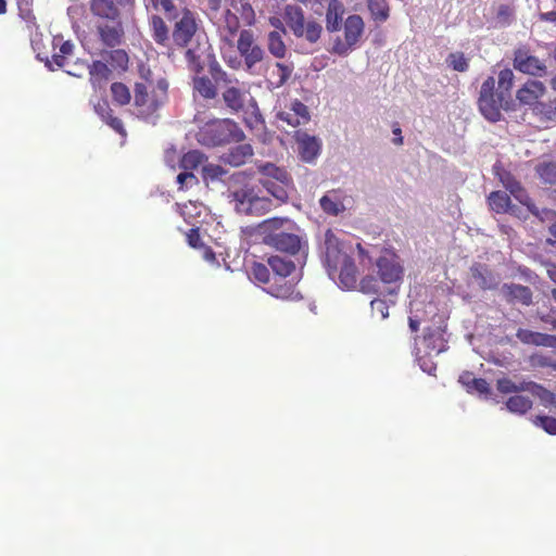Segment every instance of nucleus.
<instances>
[{
	"mask_svg": "<svg viewBox=\"0 0 556 556\" xmlns=\"http://www.w3.org/2000/svg\"><path fill=\"white\" fill-rule=\"evenodd\" d=\"M536 173L545 184L556 182V162H544L536 166Z\"/></svg>",
	"mask_w": 556,
	"mask_h": 556,
	"instance_id": "40",
	"label": "nucleus"
},
{
	"mask_svg": "<svg viewBox=\"0 0 556 556\" xmlns=\"http://www.w3.org/2000/svg\"><path fill=\"white\" fill-rule=\"evenodd\" d=\"M149 31L153 40L160 46H167L169 41V30L164 20L157 15L152 14L149 18Z\"/></svg>",
	"mask_w": 556,
	"mask_h": 556,
	"instance_id": "25",
	"label": "nucleus"
},
{
	"mask_svg": "<svg viewBox=\"0 0 556 556\" xmlns=\"http://www.w3.org/2000/svg\"><path fill=\"white\" fill-rule=\"evenodd\" d=\"M501 180L506 190H508L518 202L525 205L530 213L538 216L542 222H552L555 219V212L551 210L539 211L520 182L514 179L510 175L507 174L503 176Z\"/></svg>",
	"mask_w": 556,
	"mask_h": 556,
	"instance_id": "13",
	"label": "nucleus"
},
{
	"mask_svg": "<svg viewBox=\"0 0 556 556\" xmlns=\"http://www.w3.org/2000/svg\"><path fill=\"white\" fill-rule=\"evenodd\" d=\"M348 204H350V198L339 189L329 190L319 199L323 212L331 216L343 213Z\"/></svg>",
	"mask_w": 556,
	"mask_h": 556,
	"instance_id": "17",
	"label": "nucleus"
},
{
	"mask_svg": "<svg viewBox=\"0 0 556 556\" xmlns=\"http://www.w3.org/2000/svg\"><path fill=\"white\" fill-rule=\"evenodd\" d=\"M511 103L510 97H507L503 91H497L496 94L479 98V109L482 115L490 122H497L501 119V111L508 110Z\"/></svg>",
	"mask_w": 556,
	"mask_h": 556,
	"instance_id": "14",
	"label": "nucleus"
},
{
	"mask_svg": "<svg viewBox=\"0 0 556 556\" xmlns=\"http://www.w3.org/2000/svg\"><path fill=\"white\" fill-rule=\"evenodd\" d=\"M283 18L296 38H302L309 45H316L321 36L323 27L314 20H305L304 11L295 4H287L283 9Z\"/></svg>",
	"mask_w": 556,
	"mask_h": 556,
	"instance_id": "6",
	"label": "nucleus"
},
{
	"mask_svg": "<svg viewBox=\"0 0 556 556\" xmlns=\"http://www.w3.org/2000/svg\"><path fill=\"white\" fill-rule=\"evenodd\" d=\"M111 59L121 68H126L128 63V55L124 50H114L111 52Z\"/></svg>",
	"mask_w": 556,
	"mask_h": 556,
	"instance_id": "58",
	"label": "nucleus"
},
{
	"mask_svg": "<svg viewBox=\"0 0 556 556\" xmlns=\"http://www.w3.org/2000/svg\"><path fill=\"white\" fill-rule=\"evenodd\" d=\"M489 205L496 213H509L519 216V210L511 205L509 197L503 191H494L489 195Z\"/></svg>",
	"mask_w": 556,
	"mask_h": 556,
	"instance_id": "26",
	"label": "nucleus"
},
{
	"mask_svg": "<svg viewBox=\"0 0 556 556\" xmlns=\"http://www.w3.org/2000/svg\"><path fill=\"white\" fill-rule=\"evenodd\" d=\"M146 9L149 11L152 8L155 11L163 12L167 18H177V8L173 0H144Z\"/></svg>",
	"mask_w": 556,
	"mask_h": 556,
	"instance_id": "32",
	"label": "nucleus"
},
{
	"mask_svg": "<svg viewBox=\"0 0 556 556\" xmlns=\"http://www.w3.org/2000/svg\"><path fill=\"white\" fill-rule=\"evenodd\" d=\"M283 35L285 34L278 30H271L267 35V49L269 53L277 59H282L287 54V46L282 38Z\"/></svg>",
	"mask_w": 556,
	"mask_h": 556,
	"instance_id": "31",
	"label": "nucleus"
},
{
	"mask_svg": "<svg viewBox=\"0 0 556 556\" xmlns=\"http://www.w3.org/2000/svg\"><path fill=\"white\" fill-rule=\"evenodd\" d=\"M298 150L302 161L306 163L314 162L320 154L321 141L315 136L306 132H296Z\"/></svg>",
	"mask_w": 556,
	"mask_h": 556,
	"instance_id": "19",
	"label": "nucleus"
},
{
	"mask_svg": "<svg viewBox=\"0 0 556 556\" xmlns=\"http://www.w3.org/2000/svg\"><path fill=\"white\" fill-rule=\"evenodd\" d=\"M420 348L428 356L439 355L444 352L446 350L444 331L439 327L429 329L424 336Z\"/></svg>",
	"mask_w": 556,
	"mask_h": 556,
	"instance_id": "21",
	"label": "nucleus"
},
{
	"mask_svg": "<svg viewBox=\"0 0 556 556\" xmlns=\"http://www.w3.org/2000/svg\"><path fill=\"white\" fill-rule=\"evenodd\" d=\"M516 337L525 344L543 346L544 333L528 329H518Z\"/></svg>",
	"mask_w": 556,
	"mask_h": 556,
	"instance_id": "42",
	"label": "nucleus"
},
{
	"mask_svg": "<svg viewBox=\"0 0 556 556\" xmlns=\"http://www.w3.org/2000/svg\"><path fill=\"white\" fill-rule=\"evenodd\" d=\"M198 28L195 13L189 9H184L174 25L172 33L173 41L179 47L191 45L197 37H201L197 34Z\"/></svg>",
	"mask_w": 556,
	"mask_h": 556,
	"instance_id": "11",
	"label": "nucleus"
},
{
	"mask_svg": "<svg viewBox=\"0 0 556 556\" xmlns=\"http://www.w3.org/2000/svg\"><path fill=\"white\" fill-rule=\"evenodd\" d=\"M321 253L329 277L333 279L338 275L342 288L353 289L357 282L353 245L329 229L324 235Z\"/></svg>",
	"mask_w": 556,
	"mask_h": 556,
	"instance_id": "1",
	"label": "nucleus"
},
{
	"mask_svg": "<svg viewBox=\"0 0 556 556\" xmlns=\"http://www.w3.org/2000/svg\"><path fill=\"white\" fill-rule=\"evenodd\" d=\"M229 202L239 214L244 215H263L273 208V202L264 195H260L253 187L244 186L243 188L229 191Z\"/></svg>",
	"mask_w": 556,
	"mask_h": 556,
	"instance_id": "7",
	"label": "nucleus"
},
{
	"mask_svg": "<svg viewBox=\"0 0 556 556\" xmlns=\"http://www.w3.org/2000/svg\"><path fill=\"white\" fill-rule=\"evenodd\" d=\"M21 18L27 23L35 21L33 13V0H16Z\"/></svg>",
	"mask_w": 556,
	"mask_h": 556,
	"instance_id": "50",
	"label": "nucleus"
},
{
	"mask_svg": "<svg viewBox=\"0 0 556 556\" xmlns=\"http://www.w3.org/2000/svg\"><path fill=\"white\" fill-rule=\"evenodd\" d=\"M502 293L508 302L520 303L522 305H529L532 301V292L528 287L505 283L502 287Z\"/></svg>",
	"mask_w": 556,
	"mask_h": 556,
	"instance_id": "23",
	"label": "nucleus"
},
{
	"mask_svg": "<svg viewBox=\"0 0 556 556\" xmlns=\"http://www.w3.org/2000/svg\"><path fill=\"white\" fill-rule=\"evenodd\" d=\"M96 112L101 116V118L104 121L111 115V110L109 108V104L106 101L98 102L94 105Z\"/></svg>",
	"mask_w": 556,
	"mask_h": 556,
	"instance_id": "62",
	"label": "nucleus"
},
{
	"mask_svg": "<svg viewBox=\"0 0 556 556\" xmlns=\"http://www.w3.org/2000/svg\"><path fill=\"white\" fill-rule=\"evenodd\" d=\"M514 73L510 68H504L498 73V91H503L510 97V89L514 85Z\"/></svg>",
	"mask_w": 556,
	"mask_h": 556,
	"instance_id": "45",
	"label": "nucleus"
},
{
	"mask_svg": "<svg viewBox=\"0 0 556 556\" xmlns=\"http://www.w3.org/2000/svg\"><path fill=\"white\" fill-rule=\"evenodd\" d=\"M514 66L516 70L532 76H542L546 70L545 64L541 60L522 50H518L515 53Z\"/></svg>",
	"mask_w": 556,
	"mask_h": 556,
	"instance_id": "20",
	"label": "nucleus"
},
{
	"mask_svg": "<svg viewBox=\"0 0 556 556\" xmlns=\"http://www.w3.org/2000/svg\"><path fill=\"white\" fill-rule=\"evenodd\" d=\"M213 76L217 83L224 81L231 84V79L228 78L226 72H224L218 65L212 67ZM223 100L226 106L232 112H239L244 109V105L249 102L253 108V112L257 111L256 102L250 97L249 92L235 86H228L223 92Z\"/></svg>",
	"mask_w": 556,
	"mask_h": 556,
	"instance_id": "10",
	"label": "nucleus"
},
{
	"mask_svg": "<svg viewBox=\"0 0 556 556\" xmlns=\"http://www.w3.org/2000/svg\"><path fill=\"white\" fill-rule=\"evenodd\" d=\"M210 46L205 38L197 37L193 42L187 46L186 59L189 67L199 73L203 70L205 59L210 56Z\"/></svg>",
	"mask_w": 556,
	"mask_h": 556,
	"instance_id": "16",
	"label": "nucleus"
},
{
	"mask_svg": "<svg viewBox=\"0 0 556 556\" xmlns=\"http://www.w3.org/2000/svg\"><path fill=\"white\" fill-rule=\"evenodd\" d=\"M361 290L364 293H381L378 280L370 276L361 280Z\"/></svg>",
	"mask_w": 556,
	"mask_h": 556,
	"instance_id": "55",
	"label": "nucleus"
},
{
	"mask_svg": "<svg viewBox=\"0 0 556 556\" xmlns=\"http://www.w3.org/2000/svg\"><path fill=\"white\" fill-rule=\"evenodd\" d=\"M364 21L359 15H350L344 23V39L353 46L359 41L364 33Z\"/></svg>",
	"mask_w": 556,
	"mask_h": 556,
	"instance_id": "27",
	"label": "nucleus"
},
{
	"mask_svg": "<svg viewBox=\"0 0 556 556\" xmlns=\"http://www.w3.org/2000/svg\"><path fill=\"white\" fill-rule=\"evenodd\" d=\"M447 62L453 70L457 72H465L468 68L467 59L463 53H452L450 54Z\"/></svg>",
	"mask_w": 556,
	"mask_h": 556,
	"instance_id": "53",
	"label": "nucleus"
},
{
	"mask_svg": "<svg viewBox=\"0 0 556 556\" xmlns=\"http://www.w3.org/2000/svg\"><path fill=\"white\" fill-rule=\"evenodd\" d=\"M276 118L288 126L296 127L309 121V113L307 106L295 99L290 102L288 108L277 112Z\"/></svg>",
	"mask_w": 556,
	"mask_h": 556,
	"instance_id": "15",
	"label": "nucleus"
},
{
	"mask_svg": "<svg viewBox=\"0 0 556 556\" xmlns=\"http://www.w3.org/2000/svg\"><path fill=\"white\" fill-rule=\"evenodd\" d=\"M417 359L422 371L433 375L435 371L437 365L430 359L432 356H428L425 352H422L421 348H417Z\"/></svg>",
	"mask_w": 556,
	"mask_h": 556,
	"instance_id": "51",
	"label": "nucleus"
},
{
	"mask_svg": "<svg viewBox=\"0 0 556 556\" xmlns=\"http://www.w3.org/2000/svg\"><path fill=\"white\" fill-rule=\"evenodd\" d=\"M74 45L71 41H64L60 47V52L52 55V62L58 67H63L65 65L66 55H71L73 53Z\"/></svg>",
	"mask_w": 556,
	"mask_h": 556,
	"instance_id": "48",
	"label": "nucleus"
},
{
	"mask_svg": "<svg viewBox=\"0 0 556 556\" xmlns=\"http://www.w3.org/2000/svg\"><path fill=\"white\" fill-rule=\"evenodd\" d=\"M527 392L538 396L544 404H552L555 402L554 393L533 381H528Z\"/></svg>",
	"mask_w": 556,
	"mask_h": 556,
	"instance_id": "41",
	"label": "nucleus"
},
{
	"mask_svg": "<svg viewBox=\"0 0 556 556\" xmlns=\"http://www.w3.org/2000/svg\"><path fill=\"white\" fill-rule=\"evenodd\" d=\"M258 170L263 175L260 184L267 190L279 203H285L289 199V192L293 189L292 178L285 168L278 167L273 163L258 165Z\"/></svg>",
	"mask_w": 556,
	"mask_h": 556,
	"instance_id": "5",
	"label": "nucleus"
},
{
	"mask_svg": "<svg viewBox=\"0 0 556 556\" xmlns=\"http://www.w3.org/2000/svg\"><path fill=\"white\" fill-rule=\"evenodd\" d=\"M253 155V149L250 144H240L230 149L222 159L231 166H241L249 157Z\"/></svg>",
	"mask_w": 556,
	"mask_h": 556,
	"instance_id": "28",
	"label": "nucleus"
},
{
	"mask_svg": "<svg viewBox=\"0 0 556 556\" xmlns=\"http://www.w3.org/2000/svg\"><path fill=\"white\" fill-rule=\"evenodd\" d=\"M141 78L144 79V83L148 86V89H153L156 85V80L152 79V73L150 70L141 68L140 71Z\"/></svg>",
	"mask_w": 556,
	"mask_h": 556,
	"instance_id": "64",
	"label": "nucleus"
},
{
	"mask_svg": "<svg viewBox=\"0 0 556 556\" xmlns=\"http://www.w3.org/2000/svg\"><path fill=\"white\" fill-rule=\"evenodd\" d=\"M471 391H477L480 394L488 393L489 391V383L481 378L471 379Z\"/></svg>",
	"mask_w": 556,
	"mask_h": 556,
	"instance_id": "60",
	"label": "nucleus"
},
{
	"mask_svg": "<svg viewBox=\"0 0 556 556\" xmlns=\"http://www.w3.org/2000/svg\"><path fill=\"white\" fill-rule=\"evenodd\" d=\"M113 99L121 105L127 104L130 101L129 89L122 83H114L111 86Z\"/></svg>",
	"mask_w": 556,
	"mask_h": 556,
	"instance_id": "44",
	"label": "nucleus"
},
{
	"mask_svg": "<svg viewBox=\"0 0 556 556\" xmlns=\"http://www.w3.org/2000/svg\"><path fill=\"white\" fill-rule=\"evenodd\" d=\"M470 271L473 280L481 289H493L498 283L497 277L483 265H473Z\"/></svg>",
	"mask_w": 556,
	"mask_h": 556,
	"instance_id": "29",
	"label": "nucleus"
},
{
	"mask_svg": "<svg viewBox=\"0 0 556 556\" xmlns=\"http://www.w3.org/2000/svg\"><path fill=\"white\" fill-rule=\"evenodd\" d=\"M355 46L350 45L345 39L338 38L332 47V52L339 55H346Z\"/></svg>",
	"mask_w": 556,
	"mask_h": 556,
	"instance_id": "57",
	"label": "nucleus"
},
{
	"mask_svg": "<svg viewBox=\"0 0 556 556\" xmlns=\"http://www.w3.org/2000/svg\"><path fill=\"white\" fill-rule=\"evenodd\" d=\"M237 49L243 59L245 70L253 74L255 66L264 58V50L255 42L254 34L250 29H242L237 40Z\"/></svg>",
	"mask_w": 556,
	"mask_h": 556,
	"instance_id": "12",
	"label": "nucleus"
},
{
	"mask_svg": "<svg viewBox=\"0 0 556 556\" xmlns=\"http://www.w3.org/2000/svg\"><path fill=\"white\" fill-rule=\"evenodd\" d=\"M326 28L329 33L338 31L344 14V5L339 0H327Z\"/></svg>",
	"mask_w": 556,
	"mask_h": 556,
	"instance_id": "24",
	"label": "nucleus"
},
{
	"mask_svg": "<svg viewBox=\"0 0 556 556\" xmlns=\"http://www.w3.org/2000/svg\"><path fill=\"white\" fill-rule=\"evenodd\" d=\"M497 390L502 393H517L527 391L528 381L515 382L509 378H501L496 382Z\"/></svg>",
	"mask_w": 556,
	"mask_h": 556,
	"instance_id": "38",
	"label": "nucleus"
},
{
	"mask_svg": "<svg viewBox=\"0 0 556 556\" xmlns=\"http://www.w3.org/2000/svg\"><path fill=\"white\" fill-rule=\"evenodd\" d=\"M90 74V81L96 87L101 81L106 80L110 75L108 65L101 61H94L88 66Z\"/></svg>",
	"mask_w": 556,
	"mask_h": 556,
	"instance_id": "35",
	"label": "nucleus"
},
{
	"mask_svg": "<svg viewBox=\"0 0 556 556\" xmlns=\"http://www.w3.org/2000/svg\"><path fill=\"white\" fill-rule=\"evenodd\" d=\"M193 89L205 99H213L216 97V88L207 77H194Z\"/></svg>",
	"mask_w": 556,
	"mask_h": 556,
	"instance_id": "34",
	"label": "nucleus"
},
{
	"mask_svg": "<svg viewBox=\"0 0 556 556\" xmlns=\"http://www.w3.org/2000/svg\"><path fill=\"white\" fill-rule=\"evenodd\" d=\"M204 161V154L198 150L187 152L180 161V167L187 172H192Z\"/></svg>",
	"mask_w": 556,
	"mask_h": 556,
	"instance_id": "36",
	"label": "nucleus"
},
{
	"mask_svg": "<svg viewBox=\"0 0 556 556\" xmlns=\"http://www.w3.org/2000/svg\"><path fill=\"white\" fill-rule=\"evenodd\" d=\"M257 233L264 244L295 255L302 250L300 229L290 218L274 217L257 225Z\"/></svg>",
	"mask_w": 556,
	"mask_h": 556,
	"instance_id": "2",
	"label": "nucleus"
},
{
	"mask_svg": "<svg viewBox=\"0 0 556 556\" xmlns=\"http://www.w3.org/2000/svg\"><path fill=\"white\" fill-rule=\"evenodd\" d=\"M267 263L276 276L275 282L268 289V293L278 299L299 300L301 296L295 292L294 283L290 281L285 285L278 283V279L287 278L295 271V263L288 257L279 255L268 257Z\"/></svg>",
	"mask_w": 556,
	"mask_h": 556,
	"instance_id": "8",
	"label": "nucleus"
},
{
	"mask_svg": "<svg viewBox=\"0 0 556 556\" xmlns=\"http://www.w3.org/2000/svg\"><path fill=\"white\" fill-rule=\"evenodd\" d=\"M91 11L94 15L110 21L117 20L119 15L113 0H92Z\"/></svg>",
	"mask_w": 556,
	"mask_h": 556,
	"instance_id": "30",
	"label": "nucleus"
},
{
	"mask_svg": "<svg viewBox=\"0 0 556 556\" xmlns=\"http://www.w3.org/2000/svg\"><path fill=\"white\" fill-rule=\"evenodd\" d=\"M533 424L536 427H541L544 429L545 432L548 434L555 435L556 434V418L548 417V416H536L533 419Z\"/></svg>",
	"mask_w": 556,
	"mask_h": 556,
	"instance_id": "49",
	"label": "nucleus"
},
{
	"mask_svg": "<svg viewBox=\"0 0 556 556\" xmlns=\"http://www.w3.org/2000/svg\"><path fill=\"white\" fill-rule=\"evenodd\" d=\"M368 9L378 22H384L389 17V8L386 0H368Z\"/></svg>",
	"mask_w": 556,
	"mask_h": 556,
	"instance_id": "39",
	"label": "nucleus"
},
{
	"mask_svg": "<svg viewBox=\"0 0 556 556\" xmlns=\"http://www.w3.org/2000/svg\"><path fill=\"white\" fill-rule=\"evenodd\" d=\"M494 87H495V79H494V77H492V76L488 77L483 81V84L481 86L480 97L479 98H484L486 96L495 94L494 93Z\"/></svg>",
	"mask_w": 556,
	"mask_h": 556,
	"instance_id": "59",
	"label": "nucleus"
},
{
	"mask_svg": "<svg viewBox=\"0 0 556 556\" xmlns=\"http://www.w3.org/2000/svg\"><path fill=\"white\" fill-rule=\"evenodd\" d=\"M253 277L263 283H267L270 280V273L266 265L256 263L252 267Z\"/></svg>",
	"mask_w": 556,
	"mask_h": 556,
	"instance_id": "54",
	"label": "nucleus"
},
{
	"mask_svg": "<svg viewBox=\"0 0 556 556\" xmlns=\"http://www.w3.org/2000/svg\"><path fill=\"white\" fill-rule=\"evenodd\" d=\"M293 70L294 67L292 64L277 62L271 71V75L276 78V87L285 85L291 77Z\"/></svg>",
	"mask_w": 556,
	"mask_h": 556,
	"instance_id": "37",
	"label": "nucleus"
},
{
	"mask_svg": "<svg viewBox=\"0 0 556 556\" xmlns=\"http://www.w3.org/2000/svg\"><path fill=\"white\" fill-rule=\"evenodd\" d=\"M389 296V300L384 299H374L370 302L371 313L372 315H378L380 319H386L389 316V303L394 304V298Z\"/></svg>",
	"mask_w": 556,
	"mask_h": 556,
	"instance_id": "43",
	"label": "nucleus"
},
{
	"mask_svg": "<svg viewBox=\"0 0 556 556\" xmlns=\"http://www.w3.org/2000/svg\"><path fill=\"white\" fill-rule=\"evenodd\" d=\"M240 12L242 18L247 22L248 25H253L255 23V12L251 3L248 1L242 2Z\"/></svg>",
	"mask_w": 556,
	"mask_h": 556,
	"instance_id": "56",
	"label": "nucleus"
},
{
	"mask_svg": "<svg viewBox=\"0 0 556 556\" xmlns=\"http://www.w3.org/2000/svg\"><path fill=\"white\" fill-rule=\"evenodd\" d=\"M376 266L380 281L389 286L388 295L395 298L404 275L400 257L392 251H386L378 257Z\"/></svg>",
	"mask_w": 556,
	"mask_h": 556,
	"instance_id": "9",
	"label": "nucleus"
},
{
	"mask_svg": "<svg viewBox=\"0 0 556 556\" xmlns=\"http://www.w3.org/2000/svg\"><path fill=\"white\" fill-rule=\"evenodd\" d=\"M546 88L542 81L528 79L521 88L517 90L516 99L522 105L534 106L545 94Z\"/></svg>",
	"mask_w": 556,
	"mask_h": 556,
	"instance_id": "18",
	"label": "nucleus"
},
{
	"mask_svg": "<svg viewBox=\"0 0 556 556\" xmlns=\"http://www.w3.org/2000/svg\"><path fill=\"white\" fill-rule=\"evenodd\" d=\"M199 143L207 147H216L228 142H240L244 139V132L231 119H216L207 123L198 134Z\"/></svg>",
	"mask_w": 556,
	"mask_h": 556,
	"instance_id": "4",
	"label": "nucleus"
},
{
	"mask_svg": "<svg viewBox=\"0 0 556 556\" xmlns=\"http://www.w3.org/2000/svg\"><path fill=\"white\" fill-rule=\"evenodd\" d=\"M104 122H106L115 131L122 135L125 134L123 123L119 118L110 115L106 119H104Z\"/></svg>",
	"mask_w": 556,
	"mask_h": 556,
	"instance_id": "63",
	"label": "nucleus"
},
{
	"mask_svg": "<svg viewBox=\"0 0 556 556\" xmlns=\"http://www.w3.org/2000/svg\"><path fill=\"white\" fill-rule=\"evenodd\" d=\"M505 405L508 412L523 415L532 407V402L527 396L513 395L506 401Z\"/></svg>",
	"mask_w": 556,
	"mask_h": 556,
	"instance_id": "33",
	"label": "nucleus"
},
{
	"mask_svg": "<svg viewBox=\"0 0 556 556\" xmlns=\"http://www.w3.org/2000/svg\"><path fill=\"white\" fill-rule=\"evenodd\" d=\"M98 34L105 46L116 47L121 43L124 31L121 23L115 20L112 24L98 25Z\"/></svg>",
	"mask_w": 556,
	"mask_h": 556,
	"instance_id": "22",
	"label": "nucleus"
},
{
	"mask_svg": "<svg viewBox=\"0 0 556 556\" xmlns=\"http://www.w3.org/2000/svg\"><path fill=\"white\" fill-rule=\"evenodd\" d=\"M187 240H188L189 245L192 248L202 249V247H204L201 243L200 235H199L198 230H195V229L190 230V232L187 235Z\"/></svg>",
	"mask_w": 556,
	"mask_h": 556,
	"instance_id": "61",
	"label": "nucleus"
},
{
	"mask_svg": "<svg viewBox=\"0 0 556 556\" xmlns=\"http://www.w3.org/2000/svg\"><path fill=\"white\" fill-rule=\"evenodd\" d=\"M532 109L536 115L546 119H552L556 115V103L553 101L545 103L540 100Z\"/></svg>",
	"mask_w": 556,
	"mask_h": 556,
	"instance_id": "46",
	"label": "nucleus"
},
{
	"mask_svg": "<svg viewBox=\"0 0 556 556\" xmlns=\"http://www.w3.org/2000/svg\"><path fill=\"white\" fill-rule=\"evenodd\" d=\"M168 84L164 78H157L153 89H148L146 84L136 83L134 97V114L154 124L157 115L156 112L167 100Z\"/></svg>",
	"mask_w": 556,
	"mask_h": 556,
	"instance_id": "3",
	"label": "nucleus"
},
{
	"mask_svg": "<svg viewBox=\"0 0 556 556\" xmlns=\"http://www.w3.org/2000/svg\"><path fill=\"white\" fill-rule=\"evenodd\" d=\"M226 173L222 166L216 164H206L202 167V175L205 181L222 179Z\"/></svg>",
	"mask_w": 556,
	"mask_h": 556,
	"instance_id": "47",
	"label": "nucleus"
},
{
	"mask_svg": "<svg viewBox=\"0 0 556 556\" xmlns=\"http://www.w3.org/2000/svg\"><path fill=\"white\" fill-rule=\"evenodd\" d=\"M176 181L179 185V189H188L198 184V179L192 172H187L184 169L180 174L177 175Z\"/></svg>",
	"mask_w": 556,
	"mask_h": 556,
	"instance_id": "52",
	"label": "nucleus"
}]
</instances>
